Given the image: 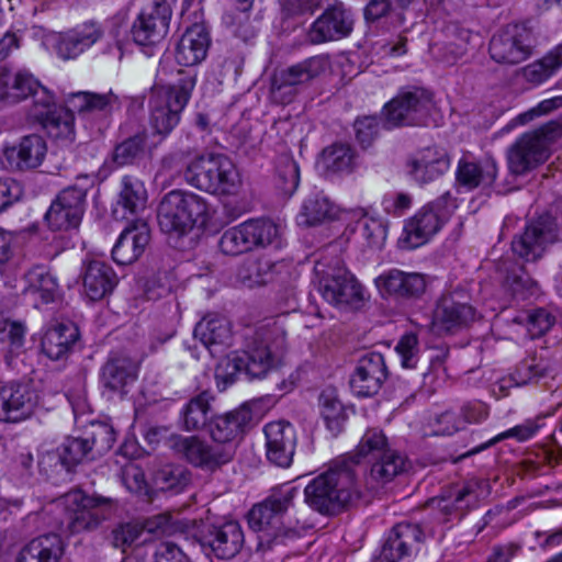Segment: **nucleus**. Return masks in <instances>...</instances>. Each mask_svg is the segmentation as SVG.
Returning <instances> with one entry per match:
<instances>
[{"label": "nucleus", "instance_id": "c9c22d12", "mask_svg": "<svg viewBox=\"0 0 562 562\" xmlns=\"http://www.w3.org/2000/svg\"><path fill=\"white\" fill-rule=\"evenodd\" d=\"M138 363L125 355L111 357L102 368V382L111 391L123 389L137 379Z\"/></svg>", "mask_w": 562, "mask_h": 562}, {"label": "nucleus", "instance_id": "4c0bfd02", "mask_svg": "<svg viewBox=\"0 0 562 562\" xmlns=\"http://www.w3.org/2000/svg\"><path fill=\"white\" fill-rule=\"evenodd\" d=\"M78 337V328L72 323L58 324L45 333L42 350L53 360L63 359L69 353Z\"/></svg>", "mask_w": 562, "mask_h": 562}, {"label": "nucleus", "instance_id": "9d476101", "mask_svg": "<svg viewBox=\"0 0 562 562\" xmlns=\"http://www.w3.org/2000/svg\"><path fill=\"white\" fill-rule=\"evenodd\" d=\"M491 58L501 65H517L532 55L531 30L521 23L507 24L491 40Z\"/></svg>", "mask_w": 562, "mask_h": 562}, {"label": "nucleus", "instance_id": "20e7f679", "mask_svg": "<svg viewBox=\"0 0 562 562\" xmlns=\"http://www.w3.org/2000/svg\"><path fill=\"white\" fill-rule=\"evenodd\" d=\"M212 214L206 201L189 191L172 190L160 201L158 224L169 235L183 236L195 226H204Z\"/></svg>", "mask_w": 562, "mask_h": 562}, {"label": "nucleus", "instance_id": "bb28decb", "mask_svg": "<svg viewBox=\"0 0 562 562\" xmlns=\"http://www.w3.org/2000/svg\"><path fill=\"white\" fill-rule=\"evenodd\" d=\"M449 168V159L443 153L436 148L427 147L414 155L406 161L408 176L420 184L435 181Z\"/></svg>", "mask_w": 562, "mask_h": 562}, {"label": "nucleus", "instance_id": "2eb2a0df", "mask_svg": "<svg viewBox=\"0 0 562 562\" xmlns=\"http://www.w3.org/2000/svg\"><path fill=\"white\" fill-rule=\"evenodd\" d=\"M353 27L351 13L341 3L327 8L311 25L307 37L312 44L337 41L348 36Z\"/></svg>", "mask_w": 562, "mask_h": 562}, {"label": "nucleus", "instance_id": "864d4df0", "mask_svg": "<svg viewBox=\"0 0 562 562\" xmlns=\"http://www.w3.org/2000/svg\"><path fill=\"white\" fill-rule=\"evenodd\" d=\"M389 448L387 439L380 429H368L361 437L355 452L348 457L353 464L359 463L361 459L372 457L373 459L383 454Z\"/></svg>", "mask_w": 562, "mask_h": 562}, {"label": "nucleus", "instance_id": "393cba45", "mask_svg": "<svg viewBox=\"0 0 562 562\" xmlns=\"http://www.w3.org/2000/svg\"><path fill=\"white\" fill-rule=\"evenodd\" d=\"M267 458L278 467L292 463L295 449V431L285 422H272L265 427Z\"/></svg>", "mask_w": 562, "mask_h": 562}, {"label": "nucleus", "instance_id": "6ab92c4d", "mask_svg": "<svg viewBox=\"0 0 562 562\" xmlns=\"http://www.w3.org/2000/svg\"><path fill=\"white\" fill-rule=\"evenodd\" d=\"M498 175V166L492 157L475 159L472 155H463L457 164L456 182L468 191L477 188H490Z\"/></svg>", "mask_w": 562, "mask_h": 562}, {"label": "nucleus", "instance_id": "e2e57ef3", "mask_svg": "<svg viewBox=\"0 0 562 562\" xmlns=\"http://www.w3.org/2000/svg\"><path fill=\"white\" fill-rule=\"evenodd\" d=\"M555 323V317L543 308L531 312L527 317V330L535 339L548 333Z\"/></svg>", "mask_w": 562, "mask_h": 562}, {"label": "nucleus", "instance_id": "f704fd0d", "mask_svg": "<svg viewBox=\"0 0 562 562\" xmlns=\"http://www.w3.org/2000/svg\"><path fill=\"white\" fill-rule=\"evenodd\" d=\"M276 263L266 257H249L237 268L235 284L254 289L269 283L274 276Z\"/></svg>", "mask_w": 562, "mask_h": 562}, {"label": "nucleus", "instance_id": "052dcab7", "mask_svg": "<svg viewBox=\"0 0 562 562\" xmlns=\"http://www.w3.org/2000/svg\"><path fill=\"white\" fill-rule=\"evenodd\" d=\"M143 529L136 522L121 524L112 530V544L124 552L139 538Z\"/></svg>", "mask_w": 562, "mask_h": 562}, {"label": "nucleus", "instance_id": "6e6d98bb", "mask_svg": "<svg viewBox=\"0 0 562 562\" xmlns=\"http://www.w3.org/2000/svg\"><path fill=\"white\" fill-rule=\"evenodd\" d=\"M220 251L225 256H239L251 251L244 223L227 228L218 240Z\"/></svg>", "mask_w": 562, "mask_h": 562}, {"label": "nucleus", "instance_id": "1a4fd4ad", "mask_svg": "<svg viewBox=\"0 0 562 562\" xmlns=\"http://www.w3.org/2000/svg\"><path fill=\"white\" fill-rule=\"evenodd\" d=\"M318 277V291L333 305H356L363 299L362 288L358 281L338 262L326 267L323 262L315 265Z\"/></svg>", "mask_w": 562, "mask_h": 562}, {"label": "nucleus", "instance_id": "de8ad7c7", "mask_svg": "<svg viewBox=\"0 0 562 562\" xmlns=\"http://www.w3.org/2000/svg\"><path fill=\"white\" fill-rule=\"evenodd\" d=\"M120 204L131 215H138L146 209L147 191L139 179L132 176L123 178Z\"/></svg>", "mask_w": 562, "mask_h": 562}, {"label": "nucleus", "instance_id": "13d9d810", "mask_svg": "<svg viewBox=\"0 0 562 562\" xmlns=\"http://www.w3.org/2000/svg\"><path fill=\"white\" fill-rule=\"evenodd\" d=\"M333 210L334 206L327 198L316 194L305 200L300 218L305 225H316L328 218Z\"/></svg>", "mask_w": 562, "mask_h": 562}, {"label": "nucleus", "instance_id": "4be33fe9", "mask_svg": "<svg viewBox=\"0 0 562 562\" xmlns=\"http://www.w3.org/2000/svg\"><path fill=\"white\" fill-rule=\"evenodd\" d=\"M424 540L419 525L400 522L391 531L378 562H402L408 558Z\"/></svg>", "mask_w": 562, "mask_h": 562}, {"label": "nucleus", "instance_id": "f03ea898", "mask_svg": "<svg viewBox=\"0 0 562 562\" xmlns=\"http://www.w3.org/2000/svg\"><path fill=\"white\" fill-rule=\"evenodd\" d=\"M183 177L189 186L213 195H234L241 187L237 167L221 153L195 155L187 162Z\"/></svg>", "mask_w": 562, "mask_h": 562}, {"label": "nucleus", "instance_id": "c03bdc74", "mask_svg": "<svg viewBox=\"0 0 562 562\" xmlns=\"http://www.w3.org/2000/svg\"><path fill=\"white\" fill-rule=\"evenodd\" d=\"M24 292L34 297H38L42 303L54 301L58 283L56 278L44 267H34L25 273Z\"/></svg>", "mask_w": 562, "mask_h": 562}, {"label": "nucleus", "instance_id": "8fccbe9b", "mask_svg": "<svg viewBox=\"0 0 562 562\" xmlns=\"http://www.w3.org/2000/svg\"><path fill=\"white\" fill-rule=\"evenodd\" d=\"M318 404L326 427L331 432L340 431L346 420V412L336 392L334 390H324L319 395Z\"/></svg>", "mask_w": 562, "mask_h": 562}, {"label": "nucleus", "instance_id": "f3484780", "mask_svg": "<svg viewBox=\"0 0 562 562\" xmlns=\"http://www.w3.org/2000/svg\"><path fill=\"white\" fill-rule=\"evenodd\" d=\"M224 364L226 367L233 364L234 371L231 374L244 369L252 378H261L274 366V356L268 344V338H265L263 334L258 330L245 351V359L237 356L224 359L217 368V376H220V369Z\"/></svg>", "mask_w": 562, "mask_h": 562}, {"label": "nucleus", "instance_id": "cd10ccee", "mask_svg": "<svg viewBox=\"0 0 562 562\" xmlns=\"http://www.w3.org/2000/svg\"><path fill=\"white\" fill-rule=\"evenodd\" d=\"M33 411L32 393L26 385L8 384L0 389V420L19 423Z\"/></svg>", "mask_w": 562, "mask_h": 562}, {"label": "nucleus", "instance_id": "3c124183", "mask_svg": "<svg viewBox=\"0 0 562 562\" xmlns=\"http://www.w3.org/2000/svg\"><path fill=\"white\" fill-rule=\"evenodd\" d=\"M31 97H33V102L27 110L26 119L30 123L43 126L60 108L56 105L54 94L41 85L38 90L32 93Z\"/></svg>", "mask_w": 562, "mask_h": 562}, {"label": "nucleus", "instance_id": "c85d7f7f", "mask_svg": "<svg viewBox=\"0 0 562 562\" xmlns=\"http://www.w3.org/2000/svg\"><path fill=\"white\" fill-rule=\"evenodd\" d=\"M117 284V277L112 267L102 260H90L82 272L83 294L91 301H99L109 295Z\"/></svg>", "mask_w": 562, "mask_h": 562}, {"label": "nucleus", "instance_id": "49530a36", "mask_svg": "<svg viewBox=\"0 0 562 562\" xmlns=\"http://www.w3.org/2000/svg\"><path fill=\"white\" fill-rule=\"evenodd\" d=\"M211 394L204 391L188 402L181 412L182 427L186 431L204 428L211 411Z\"/></svg>", "mask_w": 562, "mask_h": 562}, {"label": "nucleus", "instance_id": "ddd939ff", "mask_svg": "<svg viewBox=\"0 0 562 562\" xmlns=\"http://www.w3.org/2000/svg\"><path fill=\"white\" fill-rule=\"evenodd\" d=\"M476 318L475 308L461 291L445 294L437 304L432 325L438 333H449L468 326Z\"/></svg>", "mask_w": 562, "mask_h": 562}, {"label": "nucleus", "instance_id": "aec40b11", "mask_svg": "<svg viewBox=\"0 0 562 562\" xmlns=\"http://www.w3.org/2000/svg\"><path fill=\"white\" fill-rule=\"evenodd\" d=\"M427 276L419 272L389 270L375 279V285L382 296L401 299L419 297L426 291Z\"/></svg>", "mask_w": 562, "mask_h": 562}, {"label": "nucleus", "instance_id": "473e14b6", "mask_svg": "<svg viewBox=\"0 0 562 562\" xmlns=\"http://www.w3.org/2000/svg\"><path fill=\"white\" fill-rule=\"evenodd\" d=\"M194 336L211 351L231 346L233 333L229 321L220 315H207L195 326Z\"/></svg>", "mask_w": 562, "mask_h": 562}, {"label": "nucleus", "instance_id": "0e129e2a", "mask_svg": "<svg viewBox=\"0 0 562 562\" xmlns=\"http://www.w3.org/2000/svg\"><path fill=\"white\" fill-rule=\"evenodd\" d=\"M356 137L367 148L371 146L380 133V121L376 116H363L355 122Z\"/></svg>", "mask_w": 562, "mask_h": 562}, {"label": "nucleus", "instance_id": "a878e982", "mask_svg": "<svg viewBox=\"0 0 562 562\" xmlns=\"http://www.w3.org/2000/svg\"><path fill=\"white\" fill-rule=\"evenodd\" d=\"M149 240L148 225L136 220L121 233L112 249V257L119 265L133 263L144 254Z\"/></svg>", "mask_w": 562, "mask_h": 562}, {"label": "nucleus", "instance_id": "5701e85b", "mask_svg": "<svg viewBox=\"0 0 562 562\" xmlns=\"http://www.w3.org/2000/svg\"><path fill=\"white\" fill-rule=\"evenodd\" d=\"M296 494L294 487H279L272 490L267 499L254 506L248 514V522L255 530L272 527L292 505Z\"/></svg>", "mask_w": 562, "mask_h": 562}, {"label": "nucleus", "instance_id": "603ef678", "mask_svg": "<svg viewBox=\"0 0 562 562\" xmlns=\"http://www.w3.org/2000/svg\"><path fill=\"white\" fill-rule=\"evenodd\" d=\"M115 100L112 93L79 91L70 94L67 102L71 111L88 114L106 110Z\"/></svg>", "mask_w": 562, "mask_h": 562}, {"label": "nucleus", "instance_id": "4d7b16f0", "mask_svg": "<svg viewBox=\"0 0 562 562\" xmlns=\"http://www.w3.org/2000/svg\"><path fill=\"white\" fill-rule=\"evenodd\" d=\"M300 183V169L297 162L288 156L279 159L276 184L284 195H292Z\"/></svg>", "mask_w": 562, "mask_h": 562}, {"label": "nucleus", "instance_id": "72a5a7b5", "mask_svg": "<svg viewBox=\"0 0 562 562\" xmlns=\"http://www.w3.org/2000/svg\"><path fill=\"white\" fill-rule=\"evenodd\" d=\"M65 543L56 533L31 540L19 553L16 562H63Z\"/></svg>", "mask_w": 562, "mask_h": 562}, {"label": "nucleus", "instance_id": "39448f33", "mask_svg": "<svg viewBox=\"0 0 562 562\" xmlns=\"http://www.w3.org/2000/svg\"><path fill=\"white\" fill-rule=\"evenodd\" d=\"M562 136V125L550 121L540 127L522 134L508 151V168L521 176L543 164L550 157L551 146Z\"/></svg>", "mask_w": 562, "mask_h": 562}, {"label": "nucleus", "instance_id": "58836bf2", "mask_svg": "<svg viewBox=\"0 0 562 562\" xmlns=\"http://www.w3.org/2000/svg\"><path fill=\"white\" fill-rule=\"evenodd\" d=\"M562 67V44L550 49L541 58L519 69V76L527 83L537 87L549 80Z\"/></svg>", "mask_w": 562, "mask_h": 562}, {"label": "nucleus", "instance_id": "dca6fc26", "mask_svg": "<svg viewBox=\"0 0 562 562\" xmlns=\"http://www.w3.org/2000/svg\"><path fill=\"white\" fill-rule=\"evenodd\" d=\"M386 378L384 357L379 352H368L359 359L349 383L355 395L369 397L379 392Z\"/></svg>", "mask_w": 562, "mask_h": 562}, {"label": "nucleus", "instance_id": "69168bd1", "mask_svg": "<svg viewBox=\"0 0 562 562\" xmlns=\"http://www.w3.org/2000/svg\"><path fill=\"white\" fill-rule=\"evenodd\" d=\"M562 108V95H557L550 99L540 101L537 105L528 111L520 113L515 121L520 124H527L537 117L548 115Z\"/></svg>", "mask_w": 562, "mask_h": 562}, {"label": "nucleus", "instance_id": "338daca9", "mask_svg": "<svg viewBox=\"0 0 562 562\" xmlns=\"http://www.w3.org/2000/svg\"><path fill=\"white\" fill-rule=\"evenodd\" d=\"M396 352L400 355L402 366L404 368H415L417 364L418 338L415 334L404 335L395 347Z\"/></svg>", "mask_w": 562, "mask_h": 562}, {"label": "nucleus", "instance_id": "4468645a", "mask_svg": "<svg viewBox=\"0 0 562 562\" xmlns=\"http://www.w3.org/2000/svg\"><path fill=\"white\" fill-rule=\"evenodd\" d=\"M170 10L162 0H154L133 24L132 34L138 45H155L168 32Z\"/></svg>", "mask_w": 562, "mask_h": 562}, {"label": "nucleus", "instance_id": "774afa93", "mask_svg": "<svg viewBox=\"0 0 562 562\" xmlns=\"http://www.w3.org/2000/svg\"><path fill=\"white\" fill-rule=\"evenodd\" d=\"M431 435L450 436L463 427V422L453 412H445L431 420Z\"/></svg>", "mask_w": 562, "mask_h": 562}, {"label": "nucleus", "instance_id": "680f3d73", "mask_svg": "<svg viewBox=\"0 0 562 562\" xmlns=\"http://www.w3.org/2000/svg\"><path fill=\"white\" fill-rule=\"evenodd\" d=\"M360 233L369 247L380 248L386 239V227L379 218L364 217Z\"/></svg>", "mask_w": 562, "mask_h": 562}, {"label": "nucleus", "instance_id": "412c9836", "mask_svg": "<svg viewBox=\"0 0 562 562\" xmlns=\"http://www.w3.org/2000/svg\"><path fill=\"white\" fill-rule=\"evenodd\" d=\"M102 36L101 25L94 21H87L65 33H60L55 40L54 49L64 60L75 59Z\"/></svg>", "mask_w": 562, "mask_h": 562}, {"label": "nucleus", "instance_id": "7c9ffc66", "mask_svg": "<svg viewBox=\"0 0 562 562\" xmlns=\"http://www.w3.org/2000/svg\"><path fill=\"white\" fill-rule=\"evenodd\" d=\"M40 88L38 80L24 70L0 68V102L16 104L24 101Z\"/></svg>", "mask_w": 562, "mask_h": 562}, {"label": "nucleus", "instance_id": "b1692460", "mask_svg": "<svg viewBox=\"0 0 562 562\" xmlns=\"http://www.w3.org/2000/svg\"><path fill=\"white\" fill-rule=\"evenodd\" d=\"M211 37L203 23H194L187 27L175 46V59L184 67L201 64L209 52Z\"/></svg>", "mask_w": 562, "mask_h": 562}, {"label": "nucleus", "instance_id": "ea45409f", "mask_svg": "<svg viewBox=\"0 0 562 562\" xmlns=\"http://www.w3.org/2000/svg\"><path fill=\"white\" fill-rule=\"evenodd\" d=\"M356 160V151L349 144L335 143L323 149L317 166L327 175L350 173Z\"/></svg>", "mask_w": 562, "mask_h": 562}, {"label": "nucleus", "instance_id": "c756f323", "mask_svg": "<svg viewBox=\"0 0 562 562\" xmlns=\"http://www.w3.org/2000/svg\"><path fill=\"white\" fill-rule=\"evenodd\" d=\"M99 441H104L100 445L101 448H111L114 442L112 429L108 426H100L98 432L93 434L92 441L81 438H67L57 449L61 464L68 470L76 467L87 457L93 446L99 445Z\"/></svg>", "mask_w": 562, "mask_h": 562}, {"label": "nucleus", "instance_id": "79ce46f5", "mask_svg": "<svg viewBox=\"0 0 562 562\" xmlns=\"http://www.w3.org/2000/svg\"><path fill=\"white\" fill-rule=\"evenodd\" d=\"M209 544L220 559L235 557L244 544V533L240 525L236 521H228L215 528Z\"/></svg>", "mask_w": 562, "mask_h": 562}, {"label": "nucleus", "instance_id": "f8f14e48", "mask_svg": "<svg viewBox=\"0 0 562 562\" xmlns=\"http://www.w3.org/2000/svg\"><path fill=\"white\" fill-rule=\"evenodd\" d=\"M430 106V95L424 90L402 92L386 105V120L392 126L424 125L427 123Z\"/></svg>", "mask_w": 562, "mask_h": 562}, {"label": "nucleus", "instance_id": "9b49d317", "mask_svg": "<svg viewBox=\"0 0 562 562\" xmlns=\"http://www.w3.org/2000/svg\"><path fill=\"white\" fill-rule=\"evenodd\" d=\"M86 190L77 186L61 190L45 214L48 227L57 232L78 228L86 210Z\"/></svg>", "mask_w": 562, "mask_h": 562}, {"label": "nucleus", "instance_id": "a18cd8bd", "mask_svg": "<svg viewBox=\"0 0 562 562\" xmlns=\"http://www.w3.org/2000/svg\"><path fill=\"white\" fill-rule=\"evenodd\" d=\"M371 465L369 480L376 485H384L391 482L405 469V458L395 450H386L383 454L374 458Z\"/></svg>", "mask_w": 562, "mask_h": 562}, {"label": "nucleus", "instance_id": "bf43d9fd", "mask_svg": "<svg viewBox=\"0 0 562 562\" xmlns=\"http://www.w3.org/2000/svg\"><path fill=\"white\" fill-rule=\"evenodd\" d=\"M146 145V135L137 134L116 146L114 160L119 165H126L143 153Z\"/></svg>", "mask_w": 562, "mask_h": 562}, {"label": "nucleus", "instance_id": "5fc2aeb1", "mask_svg": "<svg viewBox=\"0 0 562 562\" xmlns=\"http://www.w3.org/2000/svg\"><path fill=\"white\" fill-rule=\"evenodd\" d=\"M241 424L238 416L233 413L214 417L210 423V435L218 446H232V441L238 436Z\"/></svg>", "mask_w": 562, "mask_h": 562}, {"label": "nucleus", "instance_id": "0eeeda50", "mask_svg": "<svg viewBox=\"0 0 562 562\" xmlns=\"http://www.w3.org/2000/svg\"><path fill=\"white\" fill-rule=\"evenodd\" d=\"M328 66V57L316 55L274 72L271 79L272 98L280 103L292 102L299 88L318 78Z\"/></svg>", "mask_w": 562, "mask_h": 562}, {"label": "nucleus", "instance_id": "e433bc0d", "mask_svg": "<svg viewBox=\"0 0 562 562\" xmlns=\"http://www.w3.org/2000/svg\"><path fill=\"white\" fill-rule=\"evenodd\" d=\"M250 249L280 247L283 231L280 224L268 217H257L243 222Z\"/></svg>", "mask_w": 562, "mask_h": 562}, {"label": "nucleus", "instance_id": "09e8293b", "mask_svg": "<svg viewBox=\"0 0 562 562\" xmlns=\"http://www.w3.org/2000/svg\"><path fill=\"white\" fill-rule=\"evenodd\" d=\"M46 134L61 145L71 144L76 138L75 116L71 109H59L43 126Z\"/></svg>", "mask_w": 562, "mask_h": 562}, {"label": "nucleus", "instance_id": "423d86ee", "mask_svg": "<svg viewBox=\"0 0 562 562\" xmlns=\"http://www.w3.org/2000/svg\"><path fill=\"white\" fill-rule=\"evenodd\" d=\"M55 505L65 513V519L61 522L64 529L75 535L97 529L106 519L112 501L74 490L59 497Z\"/></svg>", "mask_w": 562, "mask_h": 562}, {"label": "nucleus", "instance_id": "7ed1b4c3", "mask_svg": "<svg viewBox=\"0 0 562 562\" xmlns=\"http://www.w3.org/2000/svg\"><path fill=\"white\" fill-rule=\"evenodd\" d=\"M196 85L195 72H182L175 85H156L149 93V125L154 134L167 137L179 124Z\"/></svg>", "mask_w": 562, "mask_h": 562}, {"label": "nucleus", "instance_id": "37998d69", "mask_svg": "<svg viewBox=\"0 0 562 562\" xmlns=\"http://www.w3.org/2000/svg\"><path fill=\"white\" fill-rule=\"evenodd\" d=\"M11 157L21 170L38 167L47 153L46 142L41 135L30 134L21 138L11 149Z\"/></svg>", "mask_w": 562, "mask_h": 562}, {"label": "nucleus", "instance_id": "a19ab883", "mask_svg": "<svg viewBox=\"0 0 562 562\" xmlns=\"http://www.w3.org/2000/svg\"><path fill=\"white\" fill-rule=\"evenodd\" d=\"M549 231L541 222H532L518 238L513 240V251L527 261L537 260L544 251Z\"/></svg>", "mask_w": 562, "mask_h": 562}, {"label": "nucleus", "instance_id": "2f4dec72", "mask_svg": "<svg viewBox=\"0 0 562 562\" xmlns=\"http://www.w3.org/2000/svg\"><path fill=\"white\" fill-rule=\"evenodd\" d=\"M490 493L491 485L488 481L474 477L454 487L448 497L434 499L432 503H437V506L440 509L450 513V505H452L454 508L474 507L481 499L487 497Z\"/></svg>", "mask_w": 562, "mask_h": 562}, {"label": "nucleus", "instance_id": "a211bd4d", "mask_svg": "<svg viewBox=\"0 0 562 562\" xmlns=\"http://www.w3.org/2000/svg\"><path fill=\"white\" fill-rule=\"evenodd\" d=\"M446 218L436 205L423 207L406 221L400 243L403 248L414 249L426 244L442 227Z\"/></svg>", "mask_w": 562, "mask_h": 562}, {"label": "nucleus", "instance_id": "6e6552de", "mask_svg": "<svg viewBox=\"0 0 562 562\" xmlns=\"http://www.w3.org/2000/svg\"><path fill=\"white\" fill-rule=\"evenodd\" d=\"M168 446L180 459L207 471L228 463L235 454L232 446H211L198 436L171 435Z\"/></svg>", "mask_w": 562, "mask_h": 562}, {"label": "nucleus", "instance_id": "f257e3e1", "mask_svg": "<svg viewBox=\"0 0 562 562\" xmlns=\"http://www.w3.org/2000/svg\"><path fill=\"white\" fill-rule=\"evenodd\" d=\"M306 503L321 514H335L360 495L356 473L347 460L331 464L304 488Z\"/></svg>", "mask_w": 562, "mask_h": 562}]
</instances>
